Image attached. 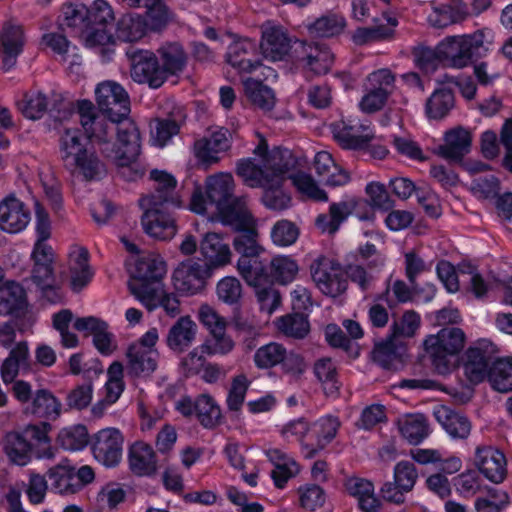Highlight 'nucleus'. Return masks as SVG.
Returning <instances> with one entry per match:
<instances>
[{"label":"nucleus","mask_w":512,"mask_h":512,"mask_svg":"<svg viewBox=\"0 0 512 512\" xmlns=\"http://www.w3.org/2000/svg\"><path fill=\"white\" fill-rule=\"evenodd\" d=\"M254 153L259 159L240 160L237 175L251 188H262V203L270 210L282 211L290 206L291 198L282 186L288 173L295 168L297 161L291 150L274 148L267 151L265 139H261Z\"/></svg>","instance_id":"1"},{"label":"nucleus","mask_w":512,"mask_h":512,"mask_svg":"<svg viewBox=\"0 0 512 512\" xmlns=\"http://www.w3.org/2000/svg\"><path fill=\"white\" fill-rule=\"evenodd\" d=\"M80 124L87 138L100 145L101 153L118 167L129 168L140 154V133L132 121L109 123L89 100L77 103Z\"/></svg>","instance_id":"2"},{"label":"nucleus","mask_w":512,"mask_h":512,"mask_svg":"<svg viewBox=\"0 0 512 512\" xmlns=\"http://www.w3.org/2000/svg\"><path fill=\"white\" fill-rule=\"evenodd\" d=\"M484 33L478 30L472 34L448 36L439 43V54L447 66L462 69L486 52Z\"/></svg>","instance_id":"3"},{"label":"nucleus","mask_w":512,"mask_h":512,"mask_svg":"<svg viewBox=\"0 0 512 512\" xmlns=\"http://www.w3.org/2000/svg\"><path fill=\"white\" fill-rule=\"evenodd\" d=\"M309 268L313 282L324 295L338 297L347 290L344 269L336 259L319 255Z\"/></svg>","instance_id":"4"},{"label":"nucleus","mask_w":512,"mask_h":512,"mask_svg":"<svg viewBox=\"0 0 512 512\" xmlns=\"http://www.w3.org/2000/svg\"><path fill=\"white\" fill-rule=\"evenodd\" d=\"M465 334L457 327L442 328L436 335H430L424 341L425 350L440 373L448 371V356L458 354L464 347Z\"/></svg>","instance_id":"5"},{"label":"nucleus","mask_w":512,"mask_h":512,"mask_svg":"<svg viewBox=\"0 0 512 512\" xmlns=\"http://www.w3.org/2000/svg\"><path fill=\"white\" fill-rule=\"evenodd\" d=\"M214 271L198 258L182 261L173 272L175 288L186 295L202 292Z\"/></svg>","instance_id":"6"},{"label":"nucleus","mask_w":512,"mask_h":512,"mask_svg":"<svg viewBox=\"0 0 512 512\" xmlns=\"http://www.w3.org/2000/svg\"><path fill=\"white\" fill-rule=\"evenodd\" d=\"M96 102L109 123L124 120L130 112V102L126 91L113 81L100 83L96 90Z\"/></svg>","instance_id":"7"},{"label":"nucleus","mask_w":512,"mask_h":512,"mask_svg":"<svg viewBox=\"0 0 512 512\" xmlns=\"http://www.w3.org/2000/svg\"><path fill=\"white\" fill-rule=\"evenodd\" d=\"M150 178L154 181L152 193L140 199L141 207H163L165 209H177L182 206V201L176 191V179L164 172L153 170Z\"/></svg>","instance_id":"8"},{"label":"nucleus","mask_w":512,"mask_h":512,"mask_svg":"<svg viewBox=\"0 0 512 512\" xmlns=\"http://www.w3.org/2000/svg\"><path fill=\"white\" fill-rule=\"evenodd\" d=\"M124 436L117 428H104L91 438L94 458L106 467L117 466L123 453Z\"/></svg>","instance_id":"9"},{"label":"nucleus","mask_w":512,"mask_h":512,"mask_svg":"<svg viewBox=\"0 0 512 512\" xmlns=\"http://www.w3.org/2000/svg\"><path fill=\"white\" fill-rule=\"evenodd\" d=\"M492 353L493 346L487 341H479L466 351L462 368L471 384H479L489 376L490 367L494 362Z\"/></svg>","instance_id":"10"},{"label":"nucleus","mask_w":512,"mask_h":512,"mask_svg":"<svg viewBox=\"0 0 512 512\" xmlns=\"http://www.w3.org/2000/svg\"><path fill=\"white\" fill-rule=\"evenodd\" d=\"M394 480L385 482L380 493L382 498L394 504H403L405 494L410 492L418 478L415 465L409 461L399 462L394 468Z\"/></svg>","instance_id":"11"},{"label":"nucleus","mask_w":512,"mask_h":512,"mask_svg":"<svg viewBox=\"0 0 512 512\" xmlns=\"http://www.w3.org/2000/svg\"><path fill=\"white\" fill-rule=\"evenodd\" d=\"M145 212L142 215L141 223L144 231L151 237L158 240H170L177 233L176 219L172 209L163 207H142Z\"/></svg>","instance_id":"12"},{"label":"nucleus","mask_w":512,"mask_h":512,"mask_svg":"<svg viewBox=\"0 0 512 512\" xmlns=\"http://www.w3.org/2000/svg\"><path fill=\"white\" fill-rule=\"evenodd\" d=\"M260 28L263 55L273 61L282 60L291 49V38L285 28L273 21L264 22Z\"/></svg>","instance_id":"13"},{"label":"nucleus","mask_w":512,"mask_h":512,"mask_svg":"<svg viewBox=\"0 0 512 512\" xmlns=\"http://www.w3.org/2000/svg\"><path fill=\"white\" fill-rule=\"evenodd\" d=\"M130 74L135 82L146 83L151 88H159L166 81L158 57L148 50L134 54Z\"/></svg>","instance_id":"14"},{"label":"nucleus","mask_w":512,"mask_h":512,"mask_svg":"<svg viewBox=\"0 0 512 512\" xmlns=\"http://www.w3.org/2000/svg\"><path fill=\"white\" fill-rule=\"evenodd\" d=\"M231 147V133L226 128H218L211 131L194 143V154L203 163H216L217 154L226 152Z\"/></svg>","instance_id":"15"},{"label":"nucleus","mask_w":512,"mask_h":512,"mask_svg":"<svg viewBox=\"0 0 512 512\" xmlns=\"http://www.w3.org/2000/svg\"><path fill=\"white\" fill-rule=\"evenodd\" d=\"M300 61L304 62L308 69L316 75L327 73L334 61L330 49L320 42L301 41L296 48Z\"/></svg>","instance_id":"16"},{"label":"nucleus","mask_w":512,"mask_h":512,"mask_svg":"<svg viewBox=\"0 0 512 512\" xmlns=\"http://www.w3.org/2000/svg\"><path fill=\"white\" fill-rule=\"evenodd\" d=\"M475 465L493 483H501L506 477L505 455L492 446L476 448Z\"/></svg>","instance_id":"17"},{"label":"nucleus","mask_w":512,"mask_h":512,"mask_svg":"<svg viewBox=\"0 0 512 512\" xmlns=\"http://www.w3.org/2000/svg\"><path fill=\"white\" fill-rule=\"evenodd\" d=\"M197 333L198 326L191 316H180L168 329L165 342L173 353L181 354L194 344Z\"/></svg>","instance_id":"18"},{"label":"nucleus","mask_w":512,"mask_h":512,"mask_svg":"<svg viewBox=\"0 0 512 512\" xmlns=\"http://www.w3.org/2000/svg\"><path fill=\"white\" fill-rule=\"evenodd\" d=\"M30 222V212L25 205L14 197L0 203V229L8 233H18Z\"/></svg>","instance_id":"19"},{"label":"nucleus","mask_w":512,"mask_h":512,"mask_svg":"<svg viewBox=\"0 0 512 512\" xmlns=\"http://www.w3.org/2000/svg\"><path fill=\"white\" fill-rule=\"evenodd\" d=\"M128 463L130 471L139 477H151L158 470L154 449L143 441H137L130 446Z\"/></svg>","instance_id":"20"},{"label":"nucleus","mask_w":512,"mask_h":512,"mask_svg":"<svg viewBox=\"0 0 512 512\" xmlns=\"http://www.w3.org/2000/svg\"><path fill=\"white\" fill-rule=\"evenodd\" d=\"M347 493L357 500L358 507L362 512H380L382 502L376 496L374 484L367 479L352 476L345 480Z\"/></svg>","instance_id":"21"},{"label":"nucleus","mask_w":512,"mask_h":512,"mask_svg":"<svg viewBox=\"0 0 512 512\" xmlns=\"http://www.w3.org/2000/svg\"><path fill=\"white\" fill-rule=\"evenodd\" d=\"M331 130L334 139L344 149H365L374 139V135L371 133L358 134L366 130L365 126H355L345 120L332 123Z\"/></svg>","instance_id":"22"},{"label":"nucleus","mask_w":512,"mask_h":512,"mask_svg":"<svg viewBox=\"0 0 512 512\" xmlns=\"http://www.w3.org/2000/svg\"><path fill=\"white\" fill-rule=\"evenodd\" d=\"M200 253L203 257L201 261L213 271L227 265L231 260L229 245L217 233L205 234L200 242Z\"/></svg>","instance_id":"23"},{"label":"nucleus","mask_w":512,"mask_h":512,"mask_svg":"<svg viewBox=\"0 0 512 512\" xmlns=\"http://www.w3.org/2000/svg\"><path fill=\"white\" fill-rule=\"evenodd\" d=\"M256 51L255 42L249 39L236 41L228 48L227 62L240 73H251L261 65Z\"/></svg>","instance_id":"24"},{"label":"nucleus","mask_w":512,"mask_h":512,"mask_svg":"<svg viewBox=\"0 0 512 512\" xmlns=\"http://www.w3.org/2000/svg\"><path fill=\"white\" fill-rule=\"evenodd\" d=\"M314 169L320 181L329 187L344 186L350 181V174L338 166L332 155L327 151H320L314 158Z\"/></svg>","instance_id":"25"},{"label":"nucleus","mask_w":512,"mask_h":512,"mask_svg":"<svg viewBox=\"0 0 512 512\" xmlns=\"http://www.w3.org/2000/svg\"><path fill=\"white\" fill-rule=\"evenodd\" d=\"M89 150L82 142L78 129H65L59 139V153L63 166L70 172L76 171V165L81 157Z\"/></svg>","instance_id":"26"},{"label":"nucleus","mask_w":512,"mask_h":512,"mask_svg":"<svg viewBox=\"0 0 512 512\" xmlns=\"http://www.w3.org/2000/svg\"><path fill=\"white\" fill-rule=\"evenodd\" d=\"M126 356L128 358L127 372L132 376H147L157 368L159 354L155 349L143 345H130Z\"/></svg>","instance_id":"27"},{"label":"nucleus","mask_w":512,"mask_h":512,"mask_svg":"<svg viewBox=\"0 0 512 512\" xmlns=\"http://www.w3.org/2000/svg\"><path fill=\"white\" fill-rule=\"evenodd\" d=\"M222 224L234 231L255 224L256 220L249 211L244 197H234L217 209Z\"/></svg>","instance_id":"28"},{"label":"nucleus","mask_w":512,"mask_h":512,"mask_svg":"<svg viewBox=\"0 0 512 512\" xmlns=\"http://www.w3.org/2000/svg\"><path fill=\"white\" fill-rule=\"evenodd\" d=\"M34 266L32 269V280L43 291L51 289L54 282V271L52 267L53 253L50 246H34L32 252Z\"/></svg>","instance_id":"29"},{"label":"nucleus","mask_w":512,"mask_h":512,"mask_svg":"<svg viewBox=\"0 0 512 512\" xmlns=\"http://www.w3.org/2000/svg\"><path fill=\"white\" fill-rule=\"evenodd\" d=\"M404 352L403 344L391 334L387 339L375 343L372 358L384 369L397 370L403 364Z\"/></svg>","instance_id":"30"},{"label":"nucleus","mask_w":512,"mask_h":512,"mask_svg":"<svg viewBox=\"0 0 512 512\" xmlns=\"http://www.w3.org/2000/svg\"><path fill=\"white\" fill-rule=\"evenodd\" d=\"M4 454L15 465L25 466L32 459V444L18 431L6 432L1 440Z\"/></svg>","instance_id":"31"},{"label":"nucleus","mask_w":512,"mask_h":512,"mask_svg":"<svg viewBox=\"0 0 512 512\" xmlns=\"http://www.w3.org/2000/svg\"><path fill=\"white\" fill-rule=\"evenodd\" d=\"M436 420L454 439H466L471 432L469 419L447 406H438L433 412Z\"/></svg>","instance_id":"32"},{"label":"nucleus","mask_w":512,"mask_h":512,"mask_svg":"<svg viewBox=\"0 0 512 512\" xmlns=\"http://www.w3.org/2000/svg\"><path fill=\"white\" fill-rule=\"evenodd\" d=\"M51 489L61 495H73L79 492V485L74 477V466L68 459H63L47 471Z\"/></svg>","instance_id":"33"},{"label":"nucleus","mask_w":512,"mask_h":512,"mask_svg":"<svg viewBox=\"0 0 512 512\" xmlns=\"http://www.w3.org/2000/svg\"><path fill=\"white\" fill-rule=\"evenodd\" d=\"M62 404L48 389H38L35 391L32 401L25 407V413L56 420L61 414Z\"/></svg>","instance_id":"34"},{"label":"nucleus","mask_w":512,"mask_h":512,"mask_svg":"<svg viewBox=\"0 0 512 512\" xmlns=\"http://www.w3.org/2000/svg\"><path fill=\"white\" fill-rule=\"evenodd\" d=\"M340 427L338 418L333 416L323 417L315 422L316 441L305 443V457L313 458L320 450L330 443L336 436Z\"/></svg>","instance_id":"35"},{"label":"nucleus","mask_w":512,"mask_h":512,"mask_svg":"<svg viewBox=\"0 0 512 512\" xmlns=\"http://www.w3.org/2000/svg\"><path fill=\"white\" fill-rule=\"evenodd\" d=\"M70 274L73 290L80 291L91 280V271L88 250L84 247H74L70 254Z\"/></svg>","instance_id":"36"},{"label":"nucleus","mask_w":512,"mask_h":512,"mask_svg":"<svg viewBox=\"0 0 512 512\" xmlns=\"http://www.w3.org/2000/svg\"><path fill=\"white\" fill-rule=\"evenodd\" d=\"M0 42L3 48V63L7 68L12 67L16 57L22 52L25 43L21 26L5 24L0 33Z\"/></svg>","instance_id":"37"},{"label":"nucleus","mask_w":512,"mask_h":512,"mask_svg":"<svg viewBox=\"0 0 512 512\" xmlns=\"http://www.w3.org/2000/svg\"><path fill=\"white\" fill-rule=\"evenodd\" d=\"M234 179L231 174L220 173L207 178L206 196L216 209L234 198Z\"/></svg>","instance_id":"38"},{"label":"nucleus","mask_w":512,"mask_h":512,"mask_svg":"<svg viewBox=\"0 0 512 512\" xmlns=\"http://www.w3.org/2000/svg\"><path fill=\"white\" fill-rule=\"evenodd\" d=\"M471 134L459 127L445 134V144L440 147V155L446 159L459 160L470 150Z\"/></svg>","instance_id":"39"},{"label":"nucleus","mask_w":512,"mask_h":512,"mask_svg":"<svg viewBox=\"0 0 512 512\" xmlns=\"http://www.w3.org/2000/svg\"><path fill=\"white\" fill-rule=\"evenodd\" d=\"M184 119L185 115L181 109L169 117L155 119L151 124V136L154 143L159 147L165 146L173 136L179 133Z\"/></svg>","instance_id":"40"},{"label":"nucleus","mask_w":512,"mask_h":512,"mask_svg":"<svg viewBox=\"0 0 512 512\" xmlns=\"http://www.w3.org/2000/svg\"><path fill=\"white\" fill-rule=\"evenodd\" d=\"M29 349L26 342L18 343L0 367L1 378L5 384H11L16 380L20 368L29 365Z\"/></svg>","instance_id":"41"},{"label":"nucleus","mask_w":512,"mask_h":512,"mask_svg":"<svg viewBox=\"0 0 512 512\" xmlns=\"http://www.w3.org/2000/svg\"><path fill=\"white\" fill-rule=\"evenodd\" d=\"M455 106V97L451 89L435 90L425 103V113L430 120H442Z\"/></svg>","instance_id":"42"},{"label":"nucleus","mask_w":512,"mask_h":512,"mask_svg":"<svg viewBox=\"0 0 512 512\" xmlns=\"http://www.w3.org/2000/svg\"><path fill=\"white\" fill-rule=\"evenodd\" d=\"M158 53L162 60V71L166 79L170 75L180 73L185 68L187 55L180 44H166L158 49Z\"/></svg>","instance_id":"43"},{"label":"nucleus","mask_w":512,"mask_h":512,"mask_svg":"<svg viewBox=\"0 0 512 512\" xmlns=\"http://www.w3.org/2000/svg\"><path fill=\"white\" fill-rule=\"evenodd\" d=\"M401 435L413 445L419 444L429 435V425L421 414L409 415L398 422Z\"/></svg>","instance_id":"44"},{"label":"nucleus","mask_w":512,"mask_h":512,"mask_svg":"<svg viewBox=\"0 0 512 512\" xmlns=\"http://www.w3.org/2000/svg\"><path fill=\"white\" fill-rule=\"evenodd\" d=\"M276 325L282 334L294 339H303L310 331L308 316L300 312L280 317Z\"/></svg>","instance_id":"45"},{"label":"nucleus","mask_w":512,"mask_h":512,"mask_svg":"<svg viewBox=\"0 0 512 512\" xmlns=\"http://www.w3.org/2000/svg\"><path fill=\"white\" fill-rule=\"evenodd\" d=\"M243 85L247 97L254 105L266 111L274 107L275 94L270 87L253 78L245 79Z\"/></svg>","instance_id":"46"},{"label":"nucleus","mask_w":512,"mask_h":512,"mask_svg":"<svg viewBox=\"0 0 512 512\" xmlns=\"http://www.w3.org/2000/svg\"><path fill=\"white\" fill-rule=\"evenodd\" d=\"M238 235L233 240V247L241 257L259 256L263 248L258 243L256 223L243 229L236 230Z\"/></svg>","instance_id":"47"},{"label":"nucleus","mask_w":512,"mask_h":512,"mask_svg":"<svg viewBox=\"0 0 512 512\" xmlns=\"http://www.w3.org/2000/svg\"><path fill=\"white\" fill-rule=\"evenodd\" d=\"M196 418L207 429H212L220 424V407L210 395L202 394L196 398Z\"/></svg>","instance_id":"48"},{"label":"nucleus","mask_w":512,"mask_h":512,"mask_svg":"<svg viewBox=\"0 0 512 512\" xmlns=\"http://www.w3.org/2000/svg\"><path fill=\"white\" fill-rule=\"evenodd\" d=\"M146 25L139 15L126 14L121 17L116 27V37L123 42H134L145 34Z\"/></svg>","instance_id":"49"},{"label":"nucleus","mask_w":512,"mask_h":512,"mask_svg":"<svg viewBox=\"0 0 512 512\" xmlns=\"http://www.w3.org/2000/svg\"><path fill=\"white\" fill-rule=\"evenodd\" d=\"M129 289L149 311L157 307V301L163 292L160 282L135 281L129 283Z\"/></svg>","instance_id":"50"},{"label":"nucleus","mask_w":512,"mask_h":512,"mask_svg":"<svg viewBox=\"0 0 512 512\" xmlns=\"http://www.w3.org/2000/svg\"><path fill=\"white\" fill-rule=\"evenodd\" d=\"M488 379L492 387L502 393L512 390V361L498 359L490 367Z\"/></svg>","instance_id":"51"},{"label":"nucleus","mask_w":512,"mask_h":512,"mask_svg":"<svg viewBox=\"0 0 512 512\" xmlns=\"http://www.w3.org/2000/svg\"><path fill=\"white\" fill-rule=\"evenodd\" d=\"M237 269L247 284L253 287L261 286L267 278L264 264L258 256L240 257Z\"/></svg>","instance_id":"52"},{"label":"nucleus","mask_w":512,"mask_h":512,"mask_svg":"<svg viewBox=\"0 0 512 512\" xmlns=\"http://www.w3.org/2000/svg\"><path fill=\"white\" fill-rule=\"evenodd\" d=\"M79 37L89 48L101 47L103 57L112 52L106 47L113 43V37L106 27L85 24V28L80 32Z\"/></svg>","instance_id":"53"},{"label":"nucleus","mask_w":512,"mask_h":512,"mask_svg":"<svg viewBox=\"0 0 512 512\" xmlns=\"http://www.w3.org/2000/svg\"><path fill=\"white\" fill-rule=\"evenodd\" d=\"M345 19L337 14H326L308 26L309 33L315 37H333L345 27Z\"/></svg>","instance_id":"54"},{"label":"nucleus","mask_w":512,"mask_h":512,"mask_svg":"<svg viewBox=\"0 0 512 512\" xmlns=\"http://www.w3.org/2000/svg\"><path fill=\"white\" fill-rule=\"evenodd\" d=\"M286 348L277 342H270L259 347L253 357L254 364L259 369H271L280 365Z\"/></svg>","instance_id":"55"},{"label":"nucleus","mask_w":512,"mask_h":512,"mask_svg":"<svg viewBox=\"0 0 512 512\" xmlns=\"http://www.w3.org/2000/svg\"><path fill=\"white\" fill-rule=\"evenodd\" d=\"M18 109L28 119L37 120L43 117L48 108V99L40 91L26 93L17 103Z\"/></svg>","instance_id":"56"},{"label":"nucleus","mask_w":512,"mask_h":512,"mask_svg":"<svg viewBox=\"0 0 512 512\" xmlns=\"http://www.w3.org/2000/svg\"><path fill=\"white\" fill-rule=\"evenodd\" d=\"M299 267L297 262L290 256H275L270 262V272L272 277L280 284H288L294 280L298 274Z\"/></svg>","instance_id":"57"},{"label":"nucleus","mask_w":512,"mask_h":512,"mask_svg":"<svg viewBox=\"0 0 512 512\" xmlns=\"http://www.w3.org/2000/svg\"><path fill=\"white\" fill-rule=\"evenodd\" d=\"M314 374L323 384L327 395H334L338 392L337 371L330 358L318 359L314 364Z\"/></svg>","instance_id":"58"},{"label":"nucleus","mask_w":512,"mask_h":512,"mask_svg":"<svg viewBox=\"0 0 512 512\" xmlns=\"http://www.w3.org/2000/svg\"><path fill=\"white\" fill-rule=\"evenodd\" d=\"M201 352L208 356H225L235 348V341L226 331L208 335L200 346Z\"/></svg>","instance_id":"59"},{"label":"nucleus","mask_w":512,"mask_h":512,"mask_svg":"<svg viewBox=\"0 0 512 512\" xmlns=\"http://www.w3.org/2000/svg\"><path fill=\"white\" fill-rule=\"evenodd\" d=\"M76 170L88 181L99 180L107 174L106 165L99 159L96 152L91 149L87 150L78 161Z\"/></svg>","instance_id":"60"},{"label":"nucleus","mask_w":512,"mask_h":512,"mask_svg":"<svg viewBox=\"0 0 512 512\" xmlns=\"http://www.w3.org/2000/svg\"><path fill=\"white\" fill-rule=\"evenodd\" d=\"M166 274V264L163 260L144 258L137 262L135 279L137 281L160 282Z\"/></svg>","instance_id":"61"},{"label":"nucleus","mask_w":512,"mask_h":512,"mask_svg":"<svg viewBox=\"0 0 512 512\" xmlns=\"http://www.w3.org/2000/svg\"><path fill=\"white\" fill-rule=\"evenodd\" d=\"M145 8V25L153 31L163 29L171 20L172 13L164 0H151Z\"/></svg>","instance_id":"62"},{"label":"nucleus","mask_w":512,"mask_h":512,"mask_svg":"<svg viewBox=\"0 0 512 512\" xmlns=\"http://www.w3.org/2000/svg\"><path fill=\"white\" fill-rule=\"evenodd\" d=\"M88 442V432L84 425H75L64 428L58 435V443L65 450L77 451L85 447Z\"/></svg>","instance_id":"63"},{"label":"nucleus","mask_w":512,"mask_h":512,"mask_svg":"<svg viewBox=\"0 0 512 512\" xmlns=\"http://www.w3.org/2000/svg\"><path fill=\"white\" fill-rule=\"evenodd\" d=\"M467 17V13L459 8L449 5L434 8L428 17L431 26L435 28H444L449 25L462 22Z\"/></svg>","instance_id":"64"}]
</instances>
